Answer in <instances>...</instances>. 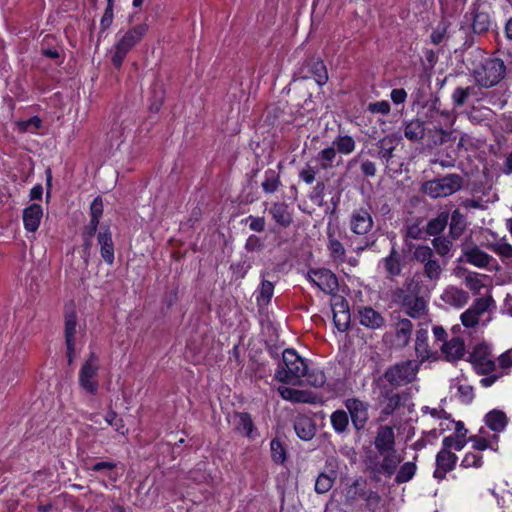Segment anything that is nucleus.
<instances>
[{"instance_id":"4d7b16f0","label":"nucleus","mask_w":512,"mask_h":512,"mask_svg":"<svg viewBox=\"0 0 512 512\" xmlns=\"http://www.w3.org/2000/svg\"><path fill=\"white\" fill-rule=\"evenodd\" d=\"M274 285L268 280H263L260 287V293L257 297L258 302L268 304L273 296Z\"/></svg>"},{"instance_id":"f03ea898","label":"nucleus","mask_w":512,"mask_h":512,"mask_svg":"<svg viewBox=\"0 0 512 512\" xmlns=\"http://www.w3.org/2000/svg\"><path fill=\"white\" fill-rule=\"evenodd\" d=\"M305 372H307L305 360L295 350L285 349L274 376L282 383L297 385L300 384Z\"/></svg>"},{"instance_id":"9b49d317","label":"nucleus","mask_w":512,"mask_h":512,"mask_svg":"<svg viewBox=\"0 0 512 512\" xmlns=\"http://www.w3.org/2000/svg\"><path fill=\"white\" fill-rule=\"evenodd\" d=\"M380 390L379 399L384 404L381 414L391 416L402 405L404 394L396 392L385 383L376 384Z\"/></svg>"},{"instance_id":"4c0bfd02","label":"nucleus","mask_w":512,"mask_h":512,"mask_svg":"<svg viewBox=\"0 0 512 512\" xmlns=\"http://www.w3.org/2000/svg\"><path fill=\"white\" fill-rule=\"evenodd\" d=\"M486 425L495 432H501L506 428L507 417L501 410H492L485 417Z\"/></svg>"},{"instance_id":"4468645a","label":"nucleus","mask_w":512,"mask_h":512,"mask_svg":"<svg viewBox=\"0 0 512 512\" xmlns=\"http://www.w3.org/2000/svg\"><path fill=\"white\" fill-rule=\"evenodd\" d=\"M475 371L479 375H489L496 369L494 360L485 347L478 346L469 357Z\"/></svg>"},{"instance_id":"c03bdc74","label":"nucleus","mask_w":512,"mask_h":512,"mask_svg":"<svg viewBox=\"0 0 512 512\" xmlns=\"http://www.w3.org/2000/svg\"><path fill=\"white\" fill-rule=\"evenodd\" d=\"M491 18L486 12L476 11L474 13L472 28L477 34H483L490 29Z\"/></svg>"},{"instance_id":"c756f323","label":"nucleus","mask_w":512,"mask_h":512,"mask_svg":"<svg viewBox=\"0 0 512 512\" xmlns=\"http://www.w3.org/2000/svg\"><path fill=\"white\" fill-rule=\"evenodd\" d=\"M463 255L466 262L479 267L485 268L490 264L492 257L486 252L482 251L478 246L473 245L464 250Z\"/></svg>"},{"instance_id":"a211bd4d","label":"nucleus","mask_w":512,"mask_h":512,"mask_svg":"<svg viewBox=\"0 0 512 512\" xmlns=\"http://www.w3.org/2000/svg\"><path fill=\"white\" fill-rule=\"evenodd\" d=\"M374 446L378 454H383L387 451L395 449V433L391 426L383 425L378 427L377 433L374 439Z\"/></svg>"},{"instance_id":"ea45409f","label":"nucleus","mask_w":512,"mask_h":512,"mask_svg":"<svg viewBox=\"0 0 512 512\" xmlns=\"http://www.w3.org/2000/svg\"><path fill=\"white\" fill-rule=\"evenodd\" d=\"M328 250L330 252V256L334 261L344 262L345 261V248L342 243L334 237V233L328 230Z\"/></svg>"},{"instance_id":"bf43d9fd","label":"nucleus","mask_w":512,"mask_h":512,"mask_svg":"<svg viewBox=\"0 0 512 512\" xmlns=\"http://www.w3.org/2000/svg\"><path fill=\"white\" fill-rule=\"evenodd\" d=\"M492 300L490 298L481 297L474 300L473 304L470 306L478 316H482L489 308Z\"/></svg>"},{"instance_id":"9d476101","label":"nucleus","mask_w":512,"mask_h":512,"mask_svg":"<svg viewBox=\"0 0 512 512\" xmlns=\"http://www.w3.org/2000/svg\"><path fill=\"white\" fill-rule=\"evenodd\" d=\"M344 404L351 417L353 427L357 431L363 430L369 419V403L358 398H348Z\"/></svg>"},{"instance_id":"f8f14e48","label":"nucleus","mask_w":512,"mask_h":512,"mask_svg":"<svg viewBox=\"0 0 512 512\" xmlns=\"http://www.w3.org/2000/svg\"><path fill=\"white\" fill-rule=\"evenodd\" d=\"M303 79L313 78L319 86H323L328 81L327 68L322 60L310 59L304 63L299 71Z\"/></svg>"},{"instance_id":"09e8293b","label":"nucleus","mask_w":512,"mask_h":512,"mask_svg":"<svg viewBox=\"0 0 512 512\" xmlns=\"http://www.w3.org/2000/svg\"><path fill=\"white\" fill-rule=\"evenodd\" d=\"M303 377H306L307 384L315 388L322 387L326 382V376L324 372L319 369L309 370L307 368V372H305V375Z\"/></svg>"},{"instance_id":"6e6d98bb","label":"nucleus","mask_w":512,"mask_h":512,"mask_svg":"<svg viewBox=\"0 0 512 512\" xmlns=\"http://www.w3.org/2000/svg\"><path fill=\"white\" fill-rule=\"evenodd\" d=\"M466 439L457 436H447L442 441V448L448 451L454 449L455 451H461L466 445Z\"/></svg>"},{"instance_id":"69168bd1","label":"nucleus","mask_w":512,"mask_h":512,"mask_svg":"<svg viewBox=\"0 0 512 512\" xmlns=\"http://www.w3.org/2000/svg\"><path fill=\"white\" fill-rule=\"evenodd\" d=\"M446 33L447 25L445 23H440L431 33V42L435 45L440 44L444 40Z\"/></svg>"},{"instance_id":"864d4df0","label":"nucleus","mask_w":512,"mask_h":512,"mask_svg":"<svg viewBox=\"0 0 512 512\" xmlns=\"http://www.w3.org/2000/svg\"><path fill=\"white\" fill-rule=\"evenodd\" d=\"M434 257V251L428 245H418L413 252V258L421 264H425Z\"/></svg>"},{"instance_id":"5fc2aeb1","label":"nucleus","mask_w":512,"mask_h":512,"mask_svg":"<svg viewBox=\"0 0 512 512\" xmlns=\"http://www.w3.org/2000/svg\"><path fill=\"white\" fill-rule=\"evenodd\" d=\"M367 111L371 114H378L382 117H388L391 111V106L390 103L386 100L376 101L368 104Z\"/></svg>"},{"instance_id":"5701e85b","label":"nucleus","mask_w":512,"mask_h":512,"mask_svg":"<svg viewBox=\"0 0 512 512\" xmlns=\"http://www.w3.org/2000/svg\"><path fill=\"white\" fill-rule=\"evenodd\" d=\"M402 305L405 312L412 318H420L427 311L425 299L418 295H405Z\"/></svg>"},{"instance_id":"aec40b11","label":"nucleus","mask_w":512,"mask_h":512,"mask_svg":"<svg viewBox=\"0 0 512 512\" xmlns=\"http://www.w3.org/2000/svg\"><path fill=\"white\" fill-rule=\"evenodd\" d=\"M103 214V201L101 197H96L91 205H90V221L89 223L83 228L82 237L87 238H93L99 222L100 218Z\"/></svg>"},{"instance_id":"79ce46f5","label":"nucleus","mask_w":512,"mask_h":512,"mask_svg":"<svg viewBox=\"0 0 512 512\" xmlns=\"http://www.w3.org/2000/svg\"><path fill=\"white\" fill-rule=\"evenodd\" d=\"M331 425L338 434L344 433L349 426V416L344 410H336L330 416Z\"/></svg>"},{"instance_id":"338daca9","label":"nucleus","mask_w":512,"mask_h":512,"mask_svg":"<svg viewBox=\"0 0 512 512\" xmlns=\"http://www.w3.org/2000/svg\"><path fill=\"white\" fill-rule=\"evenodd\" d=\"M105 420L108 424L113 426L116 431L120 432L121 434L125 433V431L123 430L124 425L122 419L117 418V414L113 410H110L106 414Z\"/></svg>"},{"instance_id":"dca6fc26","label":"nucleus","mask_w":512,"mask_h":512,"mask_svg":"<svg viewBox=\"0 0 512 512\" xmlns=\"http://www.w3.org/2000/svg\"><path fill=\"white\" fill-rule=\"evenodd\" d=\"M373 227V219L368 209L359 208L354 210L350 218V229L357 235L367 234Z\"/></svg>"},{"instance_id":"423d86ee","label":"nucleus","mask_w":512,"mask_h":512,"mask_svg":"<svg viewBox=\"0 0 512 512\" xmlns=\"http://www.w3.org/2000/svg\"><path fill=\"white\" fill-rule=\"evenodd\" d=\"M463 186V177L459 174H448L423 184V192L432 198L446 197L459 191Z\"/></svg>"},{"instance_id":"473e14b6","label":"nucleus","mask_w":512,"mask_h":512,"mask_svg":"<svg viewBox=\"0 0 512 512\" xmlns=\"http://www.w3.org/2000/svg\"><path fill=\"white\" fill-rule=\"evenodd\" d=\"M415 353L420 359L418 362H421V364L431 357L428 345V331L426 329H419L416 332Z\"/></svg>"},{"instance_id":"cd10ccee","label":"nucleus","mask_w":512,"mask_h":512,"mask_svg":"<svg viewBox=\"0 0 512 512\" xmlns=\"http://www.w3.org/2000/svg\"><path fill=\"white\" fill-rule=\"evenodd\" d=\"M402 257L397 251L395 244L392 246L391 251L387 257L382 260L388 278L399 276L402 272Z\"/></svg>"},{"instance_id":"7c9ffc66","label":"nucleus","mask_w":512,"mask_h":512,"mask_svg":"<svg viewBox=\"0 0 512 512\" xmlns=\"http://www.w3.org/2000/svg\"><path fill=\"white\" fill-rule=\"evenodd\" d=\"M337 478V471L334 467H330L324 472H321L315 481V492L318 494L327 493L334 485Z\"/></svg>"},{"instance_id":"412c9836","label":"nucleus","mask_w":512,"mask_h":512,"mask_svg":"<svg viewBox=\"0 0 512 512\" xmlns=\"http://www.w3.org/2000/svg\"><path fill=\"white\" fill-rule=\"evenodd\" d=\"M97 242L100 245V254L104 262L108 265L114 264V243L112 233L109 228H105L98 232Z\"/></svg>"},{"instance_id":"8fccbe9b","label":"nucleus","mask_w":512,"mask_h":512,"mask_svg":"<svg viewBox=\"0 0 512 512\" xmlns=\"http://www.w3.org/2000/svg\"><path fill=\"white\" fill-rule=\"evenodd\" d=\"M333 145L342 154H350L355 149V141L350 136H339L333 141Z\"/></svg>"},{"instance_id":"37998d69","label":"nucleus","mask_w":512,"mask_h":512,"mask_svg":"<svg viewBox=\"0 0 512 512\" xmlns=\"http://www.w3.org/2000/svg\"><path fill=\"white\" fill-rule=\"evenodd\" d=\"M442 271L443 267L435 257L423 264V275L432 282L440 279Z\"/></svg>"},{"instance_id":"1a4fd4ad","label":"nucleus","mask_w":512,"mask_h":512,"mask_svg":"<svg viewBox=\"0 0 512 512\" xmlns=\"http://www.w3.org/2000/svg\"><path fill=\"white\" fill-rule=\"evenodd\" d=\"M308 279L326 294L336 296L339 289L338 278L329 269H311L308 272Z\"/></svg>"},{"instance_id":"774afa93","label":"nucleus","mask_w":512,"mask_h":512,"mask_svg":"<svg viewBox=\"0 0 512 512\" xmlns=\"http://www.w3.org/2000/svg\"><path fill=\"white\" fill-rule=\"evenodd\" d=\"M264 247L263 242L256 235H250L245 243V249L248 252L261 251Z\"/></svg>"},{"instance_id":"052dcab7","label":"nucleus","mask_w":512,"mask_h":512,"mask_svg":"<svg viewBox=\"0 0 512 512\" xmlns=\"http://www.w3.org/2000/svg\"><path fill=\"white\" fill-rule=\"evenodd\" d=\"M465 285L474 293H479L484 286L477 273L469 272L465 277Z\"/></svg>"},{"instance_id":"13d9d810","label":"nucleus","mask_w":512,"mask_h":512,"mask_svg":"<svg viewBox=\"0 0 512 512\" xmlns=\"http://www.w3.org/2000/svg\"><path fill=\"white\" fill-rule=\"evenodd\" d=\"M490 249L504 258L512 257V246L503 239L491 244Z\"/></svg>"},{"instance_id":"f3484780","label":"nucleus","mask_w":512,"mask_h":512,"mask_svg":"<svg viewBox=\"0 0 512 512\" xmlns=\"http://www.w3.org/2000/svg\"><path fill=\"white\" fill-rule=\"evenodd\" d=\"M457 460L455 453L442 448L436 455V469L433 476L443 480L448 472L454 470Z\"/></svg>"},{"instance_id":"49530a36","label":"nucleus","mask_w":512,"mask_h":512,"mask_svg":"<svg viewBox=\"0 0 512 512\" xmlns=\"http://www.w3.org/2000/svg\"><path fill=\"white\" fill-rule=\"evenodd\" d=\"M278 392L281 397L285 400H289L297 403H305L308 402L307 394L303 391L296 390L286 386H280L278 388Z\"/></svg>"},{"instance_id":"c85d7f7f","label":"nucleus","mask_w":512,"mask_h":512,"mask_svg":"<svg viewBox=\"0 0 512 512\" xmlns=\"http://www.w3.org/2000/svg\"><path fill=\"white\" fill-rule=\"evenodd\" d=\"M442 352L448 361H457L465 354L464 340L459 337H454L448 342H444Z\"/></svg>"},{"instance_id":"a18cd8bd","label":"nucleus","mask_w":512,"mask_h":512,"mask_svg":"<svg viewBox=\"0 0 512 512\" xmlns=\"http://www.w3.org/2000/svg\"><path fill=\"white\" fill-rule=\"evenodd\" d=\"M417 470V466L414 462H405L396 471L395 482L397 484H403L410 481Z\"/></svg>"},{"instance_id":"0eeeda50","label":"nucleus","mask_w":512,"mask_h":512,"mask_svg":"<svg viewBox=\"0 0 512 512\" xmlns=\"http://www.w3.org/2000/svg\"><path fill=\"white\" fill-rule=\"evenodd\" d=\"M359 499L365 500L367 506L377 505L381 499L376 491L367 489V481L361 476L355 478L344 491L346 505H353Z\"/></svg>"},{"instance_id":"de8ad7c7","label":"nucleus","mask_w":512,"mask_h":512,"mask_svg":"<svg viewBox=\"0 0 512 512\" xmlns=\"http://www.w3.org/2000/svg\"><path fill=\"white\" fill-rule=\"evenodd\" d=\"M271 458L276 464H283L286 461V448L279 438H274L270 443Z\"/></svg>"},{"instance_id":"6e6552de","label":"nucleus","mask_w":512,"mask_h":512,"mask_svg":"<svg viewBox=\"0 0 512 512\" xmlns=\"http://www.w3.org/2000/svg\"><path fill=\"white\" fill-rule=\"evenodd\" d=\"M98 370V356L94 352H91L79 371V385L92 395H95L98 391L99 384L96 380Z\"/></svg>"},{"instance_id":"f257e3e1","label":"nucleus","mask_w":512,"mask_h":512,"mask_svg":"<svg viewBox=\"0 0 512 512\" xmlns=\"http://www.w3.org/2000/svg\"><path fill=\"white\" fill-rule=\"evenodd\" d=\"M421 362L404 360L389 366L385 372L374 380L375 384L385 383L392 388H398L414 382L417 378Z\"/></svg>"},{"instance_id":"c9c22d12","label":"nucleus","mask_w":512,"mask_h":512,"mask_svg":"<svg viewBox=\"0 0 512 512\" xmlns=\"http://www.w3.org/2000/svg\"><path fill=\"white\" fill-rule=\"evenodd\" d=\"M286 113L278 106H268L264 113V125L266 126H283L288 123Z\"/></svg>"},{"instance_id":"2eb2a0df","label":"nucleus","mask_w":512,"mask_h":512,"mask_svg":"<svg viewBox=\"0 0 512 512\" xmlns=\"http://www.w3.org/2000/svg\"><path fill=\"white\" fill-rule=\"evenodd\" d=\"M231 419L234 432L249 439H254L258 436V431L248 412H234Z\"/></svg>"},{"instance_id":"2f4dec72","label":"nucleus","mask_w":512,"mask_h":512,"mask_svg":"<svg viewBox=\"0 0 512 512\" xmlns=\"http://www.w3.org/2000/svg\"><path fill=\"white\" fill-rule=\"evenodd\" d=\"M401 143V137L396 136H388L381 139L377 145L379 148L378 155L382 160H391V158H395V150L397 146Z\"/></svg>"},{"instance_id":"4be33fe9","label":"nucleus","mask_w":512,"mask_h":512,"mask_svg":"<svg viewBox=\"0 0 512 512\" xmlns=\"http://www.w3.org/2000/svg\"><path fill=\"white\" fill-rule=\"evenodd\" d=\"M483 94L484 93L482 89L476 85L468 87H457L452 94V101L455 106L461 107L470 98L477 102L481 101Z\"/></svg>"},{"instance_id":"b1692460","label":"nucleus","mask_w":512,"mask_h":512,"mask_svg":"<svg viewBox=\"0 0 512 512\" xmlns=\"http://www.w3.org/2000/svg\"><path fill=\"white\" fill-rule=\"evenodd\" d=\"M358 316L360 324L369 329H379L385 324L384 317L372 307H361Z\"/></svg>"},{"instance_id":"603ef678","label":"nucleus","mask_w":512,"mask_h":512,"mask_svg":"<svg viewBox=\"0 0 512 512\" xmlns=\"http://www.w3.org/2000/svg\"><path fill=\"white\" fill-rule=\"evenodd\" d=\"M432 245L435 252L442 257L448 256L452 248V242L444 236L435 237Z\"/></svg>"},{"instance_id":"72a5a7b5","label":"nucleus","mask_w":512,"mask_h":512,"mask_svg":"<svg viewBox=\"0 0 512 512\" xmlns=\"http://www.w3.org/2000/svg\"><path fill=\"white\" fill-rule=\"evenodd\" d=\"M450 214L448 211L440 212L435 218L430 219L426 225V233L438 237L448 225Z\"/></svg>"},{"instance_id":"7ed1b4c3","label":"nucleus","mask_w":512,"mask_h":512,"mask_svg":"<svg viewBox=\"0 0 512 512\" xmlns=\"http://www.w3.org/2000/svg\"><path fill=\"white\" fill-rule=\"evenodd\" d=\"M147 31L148 25L141 23L128 29L123 34H121V32L117 33V39L113 46V54L111 56V61L117 69L121 67L129 51L142 40Z\"/></svg>"},{"instance_id":"58836bf2","label":"nucleus","mask_w":512,"mask_h":512,"mask_svg":"<svg viewBox=\"0 0 512 512\" xmlns=\"http://www.w3.org/2000/svg\"><path fill=\"white\" fill-rule=\"evenodd\" d=\"M413 330V324L409 319H401L396 325V340L401 346H407Z\"/></svg>"},{"instance_id":"e2e57ef3","label":"nucleus","mask_w":512,"mask_h":512,"mask_svg":"<svg viewBox=\"0 0 512 512\" xmlns=\"http://www.w3.org/2000/svg\"><path fill=\"white\" fill-rule=\"evenodd\" d=\"M480 316H478L472 309L468 308L461 314V322L467 328L475 327L479 322Z\"/></svg>"},{"instance_id":"6ab92c4d","label":"nucleus","mask_w":512,"mask_h":512,"mask_svg":"<svg viewBox=\"0 0 512 512\" xmlns=\"http://www.w3.org/2000/svg\"><path fill=\"white\" fill-rule=\"evenodd\" d=\"M268 212L280 228L286 229L293 223V213L285 202L272 203Z\"/></svg>"},{"instance_id":"680f3d73","label":"nucleus","mask_w":512,"mask_h":512,"mask_svg":"<svg viewBox=\"0 0 512 512\" xmlns=\"http://www.w3.org/2000/svg\"><path fill=\"white\" fill-rule=\"evenodd\" d=\"M464 468H479L482 466V456L475 453H467L460 464Z\"/></svg>"},{"instance_id":"39448f33","label":"nucleus","mask_w":512,"mask_h":512,"mask_svg":"<svg viewBox=\"0 0 512 512\" xmlns=\"http://www.w3.org/2000/svg\"><path fill=\"white\" fill-rule=\"evenodd\" d=\"M506 74V66L499 58H488L474 70V78L477 84L483 88L497 85Z\"/></svg>"},{"instance_id":"e433bc0d","label":"nucleus","mask_w":512,"mask_h":512,"mask_svg":"<svg viewBox=\"0 0 512 512\" xmlns=\"http://www.w3.org/2000/svg\"><path fill=\"white\" fill-rule=\"evenodd\" d=\"M449 235L456 240L461 237L466 228L465 216L459 209H455L450 216Z\"/></svg>"},{"instance_id":"0e129e2a","label":"nucleus","mask_w":512,"mask_h":512,"mask_svg":"<svg viewBox=\"0 0 512 512\" xmlns=\"http://www.w3.org/2000/svg\"><path fill=\"white\" fill-rule=\"evenodd\" d=\"M458 394L462 403L470 404L474 399L473 387L471 385H459Z\"/></svg>"},{"instance_id":"20e7f679","label":"nucleus","mask_w":512,"mask_h":512,"mask_svg":"<svg viewBox=\"0 0 512 512\" xmlns=\"http://www.w3.org/2000/svg\"><path fill=\"white\" fill-rule=\"evenodd\" d=\"M379 455L382 456L381 461H379L377 457H369L366 461V470L370 473L371 479L375 482H379L381 476L391 477L395 474L399 464L403 460L397 450L387 451Z\"/></svg>"},{"instance_id":"393cba45","label":"nucleus","mask_w":512,"mask_h":512,"mask_svg":"<svg viewBox=\"0 0 512 512\" xmlns=\"http://www.w3.org/2000/svg\"><path fill=\"white\" fill-rule=\"evenodd\" d=\"M469 298L468 292L454 286L446 288L441 295L443 302L456 308L465 306L468 303Z\"/></svg>"},{"instance_id":"f704fd0d","label":"nucleus","mask_w":512,"mask_h":512,"mask_svg":"<svg viewBox=\"0 0 512 512\" xmlns=\"http://www.w3.org/2000/svg\"><path fill=\"white\" fill-rule=\"evenodd\" d=\"M294 429L297 436L305 441L311 440L316 433L313 421L308 417H300L295 421Z\"/></svg>"},{"instance_id":"a19ab883","label":"nucleus","mask_w":512,"mask_h":512,"mask_svg":"<svg viewBox=\"0 0 512 512\" xmlns=\"http://www.w3.org/2000/svg\"><path fill=\"white\" fill-rule=\"evenodd\" d=\"M165 90L161 83H155L151 87V95L149 97V110L153 113H157L164 101Z\"/></svg>"},{"instance_id":"a878e982","label":"nucleus","mask_w":512,"mask_h":512,"mask_svg":"<svg viewBox=\"0 0 512 512\" xmlns=\"http://www.w3.org/2000/svg\"><path fill=\"white\" fill-rule=\"evenodd\" d=\"M43 216V209L41 205L33 203L23 211L24 227L29 232H35L40 225Z\"/></svg>"},{"instance_id":"3c124183","label":"nucleus","mask_w":512,"mask_h":512,"mask_svg":"<svg viewBox=\"0 0 512 512\" xmlns=\"http://www.w3.org/2000/svg\"><path fill=\"white\" fill-rule=\"evenodd\" d=\"M280 185L279 175L274 170H268L265 173V180L262 182V188L266 193H274Z\"/></svg>"},{"instance_id":"bb28decb","label":"nucleus","mask_w":512,"mask_h":512,"mask_svg":"<svg viewBox=\"0 0 512 512\" xmlns=\"http://www.w3.org/2000/svg\"><path fill=\"white\" fill-rule=\"evenodd\" d=\"M64 336L66 347H71L72 343H76V327L77 314L73 307H66L64 313Z\"/></svg>"},{"instance_id":"ddd939ff","label":"nucleus","mask_w":512,"mask_h":512,"mask_svg":"<svg viewBox=\"0 0 512 512\" xmlns=\"http://www.w3.org/2000/svg\"><path fill=\"white\" fill-rule=\"evenodd\" d=\"M331 306L336 328L341 332H345L350 324V312L347 300L342 296L336 295L333 297Z\"/></svg>"}]
</instances>
